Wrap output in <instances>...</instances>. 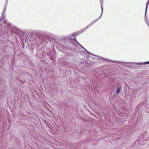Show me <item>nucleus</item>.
<instances>
[{"instance_id":"obj_1","label":"nucleus","mask_w":149,"mask_h":149,"mask_svg":"<svg viewBox=\"0 0 149 149\" xmlns=\"http://www.w3.org/2000/svg\"><path fill=\"white\" fill-rule=\"evenodd\" d=\"M139 65H142L143 64L145 65L146 64H149V61L146 62H143L142 63H138Z\"/></svg>"},{"instance_id":"obj_2","label":"nucleus","mask_w":149,"mask_h":149,"mask_svg":"<svg viewBox=\"0 0 149 149\" xmlns=\"http://www.w3.org/2000/svg\"><path fill=\"white\" fill-rule=\"evenodd\" d=\"M120 88L119 87L117 88L116 89V92L118 93H120Z\"/></svg>"},{"instance_id":"obj_3","label":"nucleus","mask_w":149,"mask_h":149,"mask_svg":"<svg viewBox=\"0 0 149 149\" xmlns=\"http://www.w3.org/2000/svg\"><path fill=\"white\" fill-rule=\"evenodd\" d=\"M71 39L74 40H76V38H75V36H72V37L71 38H70V40H71Z\"/></svg>"},{"instance_id":"obj_4","label":"nucleus","mask_w":149,"mask_h":149,"mask_svg":"<svg viewBox=\"0 0 149 149\" xmlns=\"http://www.w3.org/2000/svg\"><path fill=\"white\" fill-rule=\"evenodd\" d=\"M79 45H80V46H81V47H82L83 49H84V50H86V52H87L88 53V54H91L93 55L92 53H90V52H88V51H87L86 50V49L84 48V47H83V46H81L80 44H79Z\"/></svg>"},{"instance_id":"obj_5","label":"nucleus","mask_w":149,"mask_h":149,"mask_svg":"<svg viewBox=\"0 0 149 149\" xmlns=\"http://www.w3.org/2000/svg\"><path fill=\"white\" fill-rule=\"evenodd\" d=\"M100 4L101 6V8H102V12L103 11V6H102V0H100Z\"/></svg>"},{"instance_id":"obj_6","label":"nucleus","mask_w":149,"mask_h":149,"mask_svg":"<svg viewBox=\"0 0 149 149\" xmlns=\"http://www.w3.org/2000/svg\"><path fill=\"white\" fill-rule=\"evenodd\" d=\"M149 2V0H148V2L146 4V11H145V16H146V12L147 8L148 5V4Z\"/></svg>"},{"instance_id":"obj_7","label":"nucleus","mask_w":149,"mask_h":149,"mask_svg":"<svg viewBox=\"0 0 149 149\" xmlns=\"http://www.w3.org/2000/svg\"><path fill=\"white\" fill-rule=\"evenodd\" d=\"M147 23L148 24V26H149V24H148V22H147Z\"/></svg>"}]
</instances>
